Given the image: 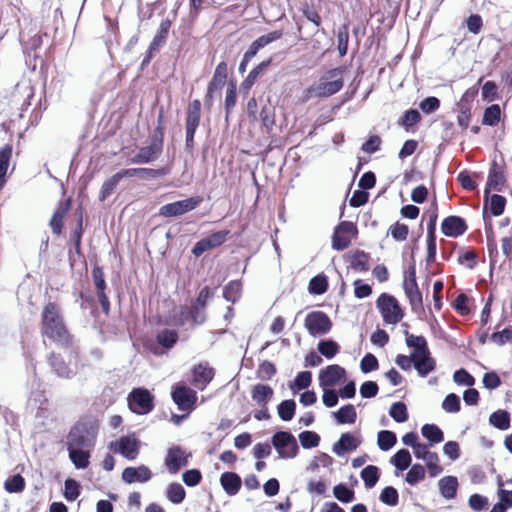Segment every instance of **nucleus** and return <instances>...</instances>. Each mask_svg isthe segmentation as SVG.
Listing matches in <instances>:
<instances>
[{
	"label": "nucleus",
	"instance_id": "1",
	"mask_svg": "<svg viewBox=\"0 0 512 512\" xmlns=\"http://www.w3.org/2000/svg\"><path fill=\"white\" fill-rule=\"evenodd\" d=\"M345 68L337 67L326 71L318 83L307 88L303 93V100L312 98H326L339 92L344 85L343 74Z\"/></svg>",
	"mask_w": 512,
	"mask_h": 512
},
{
	"label": "nucleus",
	"instance_id": "2",
	"mask_svg": "<svg viewBox=\"0 0 512 512\" xmlns=\"http://www.w3.org/2000/svg\"><path fill=\"white\" fill-rule=\"evenodd\" d=\"M42 333L57 343L64 345L69 342V333L60 313V308L53 302H49L43 308Z\"/></svg>",
	"mask_w": 512,
	"mask_h": 512
},
{
	"label": "nucleus",
	"instance_id": "3",
	"mask_svg": "<svg viewBox=\"0 0 512 512\" xmlns=\"http://www.w3.org/2000/svg\"><path fill=\"white\" fill-rule=\"evenodd\" d=\"M98 434V426L91 421L76 423L67 437V446L87 448L90 450L95 444Z\"/></svg>",
	"mask_w": 512,
	"mask_h": 512
},
{
	"label": "nucleus",
	"instance_id": "4",
	"mask_svg": "<svg viewBox=\"0 0 512 512\" xmlns=\"http://www.w3.org/2000/svg\"><path fill=\"white\" fill-rule=\"evenodd\" d=\"M376 306L386 324L395 325L404 317V312L398 300L388 293L380 294L376 301Z\"/></svg>",
	"mask_w": 512,
	"mask_h": 512
},
{
	"label": "nucleus",
	"instance_id": "5",
	"mask_svg": "<svg viewBox=\"0 0 512 512\" xmlns=\"http://www.w3.org/2000/svg\"><path fill=\"white\" fill-rule=\"evenodd\" d=\"M271 442L280 459L295 458L299 452L297 440L289 431H278L274 433Z\"/></svg>",
	"mask_w": 512,
	"mask_h": 512
},
{
	"label": "nucleus",
	"instance_id": "6",
	"mask_svg": "<svg viewBox=\"0 0 512 512\" xmlns=\"http://www.w3.org/2000/svg\"><path fill=\"white\" fill-rule=\"evenodd\" d=\"M128 406L133 413L147 414L153 410V395L145 388H134L128 395Z\"/></svg>",
	"mask_w": 512,
	"mask_h": 512
},
{
	"label": "nucleus",
	"instance_id": "7",
	"mask_svg": "<svg viewBox=\"0 0 512 512\" xmlns=\"http://www.w3.org/2000/svg\"><path fill=\"white\" fill-rule=\"evenodd\" d=\"M201 117V102L198 99L191 101L187 108L185 129L186 139L185 144L187 149L194 147V136L195 132L200 124Z\"/></svg>",
	"mask_w": 512,
	"mask_h": 512
},
{
	"label": "nucleus",
	"instance_id": "8",
	"mask_svg": "<svg viewBox=\"0 0 512 512\" xmlns=\"http://www.w3.org/2000/svg\"><path fill=\"white\" fill-rule=\"evenodd\" d=\"M304 326L311 336L316 337L327 334L332 328V322L326 313L312 311L307 314Z\"/></svg>",
	"mask_w": 512,
	"mask_h": 512
},
{
	"label": "nucleus",
	"instance_id": "9",
	"mask_svg": "<svg viewBox=\"0 0 512 512\" xmlns=\"http://www.w3.org/2000/svg\"><path fill=\"white\" fill-rule=\"evenodd\" d=\"M206 318V309L191 303L190 306L180 307L179 315L174 316V324L180 327L187 323L191 326H199L206 321Z\"/></svg>",
	"mask_w": 512,
	"mask_h": 512
},
{
	"label": "nucleus",
	"instance_id": "10",
	"mask_svg": "<svg viewBox=\"0 0 512 512\" xmlns=\"http://www.w3.org/2000/svg\"><path fill=\"white\" fill-rule=\"evenodd\" d=\"M201 202L202 198L200 196H195L168 203L160 207L159 215L163 217H178L194 210Z\"/></svg>",
	"mask_w": 512,
	"mask_h": 512
},
{
	"label": "nucleus",
	"instance_id": "11",
	"mask_svg": "<svg viewBox=\"0 0 512 512\" xmlns=\"http://www.w3.org/2000/svg\"><path fill=\"white\" fill-rule=\"evenodd\" d=\"M227 63L221 61L215 68L213 77L208 85L207 93L205 96V106L211 108L213 105V95L220 92L227 80Z\"/></svg>",
	"mask_w": 512,
	"mask_h": 512
},
{
	"label": "nucleus",
	"instance_id": "12",
	"mask_svg": "<svg viewBox=\"0 0 512 512\" xmlns=\"http://www.w3.org/2000/svg\"><path fill=\"white\" fill-rule=\"evenodd\" d=\"M171 397L181 411L192 410L197 401V393L185 385H176L171 392Z\"/></svg>",
	"mask_w": 512,
	"mask_h": 512
},
{
	"label": "nucleus",
	"instance_id": "13",
	"mask_svg": "<svg viewBox=\"0 0 512 512\" xmlns=\"http://www.w3.org/2000/svg\"><path fill=\"white\" fill-rule=\"evenodd\" d=\"M109 449L114 453H119L128 460H134L139 454V441L130 436H123L117 441L109 444Z\"/></svg>",
	"mask_w": 512,
	"mask_h": 512
},
{
	"label": "nucleus",
	"instance_id": "14",
	"mask_svg": "<svg viewBox=\"0 0 512 512\" xmlns=\"http://www.w3.org/2000/svg\"><path fill=\"white\" fill-rule=\"evenodd\" d=\"M33 368V377L28 382V388L30 389L27 405L31 409H44L47 403V398L45 397L44 390L41 389L40 379L36 374V367L32 364Z\"/></svg>",
	"mask_w": 512,
	"mask_h": 512
},
{
	"label": "nucleus",
	"instance_id": "15",
	"mask_svg": "<svg viewBox=\"0 0 512 512\" xmlns=\"http://www.w3.org/2000/svg\"><path fill=\"white\" fill-rule=\"evenodd\" d=\"M229 234V230L213 232L209 236L197 241L192 248L195 257H200L204 252L221 246Z\"/></svg>",
	"mask_w": 512,
	"mask_h": 512
},
{
	"label": "nucleus",
	"instance_id": "16",
	"mask_svg": "<svg viewBox=\"0 0 512 512\" xmlns=\"http://www.w3.org/2000/svg\"><path fill=\"white\" fill-rule=\"evenodd\" d=\"M191 456L180 446H173L168 449L165 457V466L171 474H176L182 467H186Z\"/></svg>",
	"mask_w": 512,
	"mask_h": 512
},
{
	"label": "nucleus",
	"instance_id": "17",
	"mask_svg": "<svg viewBox=\"0 0 512 512\" xmlns=\"http://www.w3.org/2000/svg\"><path fill=\"white\" fill-rule=\"evenodd\" d=\"M157 130L159 131L160 138L158 140L154 139L149 146L140 148L132 158L133 163H150L159 157L162 152L163 140L161 127H158Z\"/></svg>",
	"mask_w": 512,
	"mask_h": 512
},
{
	"label": "nucleus",
	"instance_id": "18",
	"mask_svg": "<svg viewBox=\"0 0 512 512\" xmlns=\"http://www.w3.org/2000/svg\"><path fill=\"white\" fill-rule=\"evenodd\" d=\"M93 283L96 288V294L101 305L102 311L108 315L110 311V301L105 293L106 281L104 271L100 266H94L92 269Z\"/></svg>",
	"mask_w": 512,
	"mask_h": 512
},
{
	"label": "nucleus",
	"instance_id": "19",
	"mask_svg": "<svg viewBox=\"0 0 512 512\" xmlns=\"http://www.w3.org/2000/svg\"><path fill=\"white\" fill-rule=\"evenodd\" d=\"M505 182L506 179L503 168L494 161L489 169L486 188L484 190L485 203L488 200L490 190L501 192Z\"/></svg>",
	"mask_w": 512,
	"mask_h": 512
},
{
	"label": "nucleus",
	"instance_id": "20",
	"mask_svg": "<svg viewBox=\"0 0 512 512\" xmlns=\"http://www.w3.org/2000/svg\"><path fill=\"white\" fill-rule=\"evenodd\" d=\"M346 370L337 364L328 365L319 373V384L322 388L333 387L345 379Z\"/></svg>",
	"mask_w": 512,
	"mask_h": 512
},
{
	"label": "nucleus",
	"instance_id": "21",
	"mask_svg": "<svg viewBox=\"0 0 512 512\" xmlns=\"http://www.w3.org/2000/svg\"><path fill=\"white\" fill-rule=\"evenodd\" d=\"M213 378L214 369L207 363H200L192 369V385L199 390H204Z\"/></svg>",
	"mask_w": 512,
	"mask_h": 512
},
{
	"label": "nucleus",
	"instance_id": "22",
	"mask_svg": "<svg viewBox=\"0 0 512 512\" xmlns=\"http://www.w3.org/2000/svg\"><path fill=\"white\" fill-rule=\"evenodd\" d=\"M153 474L146 465H140L138 467H126L122 471V480L126 484H132L135 482L146 483L151 480Z\"/></svg>",
	"mask_w": 512,
	"mask_h": 512
},
{
	"label": "nucleus",
	"instance_id": "23",
	"mask_svg": "<svg viewBox=\"0 0 512 512\" xmlns=\"http://www.w3.org/2000/svg\"><path fill=\"white\" fill-rule=\"evenodd\" d=\"M403 288L409 300L412 312L420 317L424 313V306L422 294L418 288L417 282L403 283Z\"/></svg>",
	"mask_w": 512,
	"mask_h": 512
},
{
	"label": "nucleus",
	"instance_id": "24",
	"mask_svg": "<svg viewBox=\"0 0 512 512\" xmlns=\"http://www.w3.org/2000/svg\"><path fill=\"white\" fill-rule=\"evenodd\" d=\"M442 233L448 237H458L467 230L466 222L459 216H448L441 224Z\"/></svg>",
	"mask_w": 512,
	"mask_h": 512
},
{
	"label": "nucleus",
	"instance_id": "25",
	"mask_svg": "<svg viewBox=\"0 0 512 512\" xmlns=\"http://www.w3.org/2000/svg\"><path fill=\"white\" fill-rule=\"evenodd\" d=\"M281 37L282 32L278 30L262 35L250 44V46L248 47L247 51L244 53L243 56L246 57V60H252L257 55L260 49L266 47L268 44L274 41H277Z\"/></svg>",
	"mask_w": 512,
	"mask_h": 512
},
{
	"label": "nucleus",
	"instance_id": "26",
	"mask_svg": "<svg viewBox=\"0 0 512 512\" xmlns=\"http://www.w3.org/2000/svg\"><path fill=\"white\" fill-rule=\"evenodd\" d=\"M360 444V440L353 434L346 432L343 433L339 440L333 444L332 451L341 456L346 452L355 450Z\"/></svg>",
	"mask_w": 512,
	"mask_h": 512
},
{
	"label": "nucleus",
	"instance_id": "27",
	"mask_svg": "<svg viewBox=\"0 0 512 512\" xmlns=\"http://www.w3.org/2000/svg\"><path fill=\"white\" fill-rule=\"evenodd\" d=\"M412 360L414 368L421 377H426L436 368V361L431 356L430 351L423 355L412 357Z\"/></svg>",
	"mask_w": 512,
	"mask_h": 512
},
{
	"label": "nucleus",
	"instance_id": "28",
	"mask_svg": "<svg viewBox=\"0 0 512 512\" xmlns=\"http://www.w3.org/2000/svg\"><path fill=\"white\" fill-rule=\"evenodd\" d=\"M404 335L406 337V345L409 348H413V351L411 352L412 357L420 356L430 351L427 340L424 336L410 334L408 330L404 331Z\"/></svg>",
	"mask_w": 512,
	"mask_h": 512
},
{
	"label": "nucleus",
	"instance_id": "29",
	"mask_svg": "<svg viewBox=\"0 0 512 512\" xmlns=\"http://www.w3.org/2000/svg\"><path fill=\"white\" fill-rule=\"evenodd\" d=\"M220 483L224 491L230 495H236L241 488V478L234 472H224L220 477Z\"/></svg>",
	"mask_w": 512,
	"mask_h": 512
},
{
	"label": "nucleus",
	"instance_id": "30",
	"mask_svg": "<svg viewBox=\"0 0 512 512\" xmlns=\"http://www.w3.org/2000/svg\"><path fill=\"white\" fill-rule=\"evenodd\" d=\"M69 458L77 469H85L89 465L90 452L87 448L67 446Z\"/></svg>",
	"mask_w": 512,
	"mask_h": 512
},
{
	"label": "nucleus",
	"instance_id": "31",
	"mask_svg": "<svg viewBox=\"0 0 512 512\" xmlns=\"http://www.w3.org/2000/svg\"><path fill=\"white\" fill-rule=\"evenodd\" d=\"M125 169L118 171L113 176H111L109 179L104 181L102 184L100 193H99V200L105 201L110 195L113 194L115 188L117 187L120 180L123 178H127V175L124 174Z\"/></svg>",
	"mask_w": 512,
	"mask_h": 512
},
{
	"label": "nucleus",
	"instance_id": "32",
	"mask_svg": "<svg viewBox=\"0 0 512 512\" xmlns=\"http://www.w3.org/2000/svg\"><path fill=\"white\" fill-rule=\"evenodd\" d=\"M273 389L266 384H256L251 391V397L260 407L268 404L273 396Z\"/></svg>",
	"mask_w": 512,
	"mask_h": 512
},
{
	"label": "nucleus",
	"instance_id": "33",
	"mask_svg": "<svg viewBox=\"0 0 512 512\" xmlns=\"http://www.w3.org/2000/svg\"><path fill=\"white\" fill-rule=\"evenodd\" d=\"M49 365L52 371L60 378L69 379L73 376L74 372L65 361L55 354H51L48 358Z\"/></svg>",
	"mask_w": 512,
	"mask_h": 512
},
{
	"label": "nucleus",
	"instance_id": "34",
	"mask_svg": "<svg viewBox=\"0 0 512 512\" xmlns=\"http://www.w3.org/2000/svg\"><path fill=\"white\" fill-rule=\"evenodd\" d=\"M171 27V21L164 19L161 21L159 28L151 41V50H160L166 43L169 30Z\"/></svg>",
	"mask_w": 512,
	"mask_h": 512
},
{
	"label": "nucleus",
	"instance_id": "35",
	"mask_svg": "<svg viewBox=\"0 0 512 512\" xmlns=\"http://www.w3.org/2000/svg\"><path fill=\"white\" fill-rule=\"evenodd\" d=\"M438 486L445 499H453L457 493L458 480L454 476H445L439 480Z\"/></svg>",
	"mask_w": 512,
	"mask_h": 512
},
{
	"label": "nucleus",
	"instance_id": "36",
	"mask_svg": "<svg viewBox=\"0 0 512 512\" xmlns=\"http://www.w3.org/2000/svg\"><path fill=\"white\" fill-rule=\"evenodd\" d=\"M510 422H511L510 413L503 409L494 411L489 416V424L501 431H505V430L509 429Z\"/></svg>",
	"mask_w": 512,
	"mask_h": 512
},
{
	"label": "nucleus",
	"instance_id": "37",
	"mask_svg": "<svg viewBox=\"0 0 512 512\" xmlns=\"http://www.w3.org/2000/svg\"><path fill=\"white\" fill-rule=\"evenodd\" d=\"M333 415L339 424H353L357 419V412L352 404L342 406Z\"/></svg>",
	"mask_w": 512,
	"mask_h": 512
},
{
	"label": "nucleus",
	"instance_id": "38",
	"mask_svg": "<svg viewBox=\"0 0 512 512\" xmlns=\"http://www.w3.org/2000/svg\"><path fill=\"white\" fill-rule=\"evenodd\" d=\"M69 202L65 205H59V207L55 210L52 218L50 220V227L54 234L60 235L62 232L63 219L69 210Z\"/></svg>",
	"mask_w": 512,
	"mask_h": 512
},
{
	"label": "nucleus",
	"instance_id": "39",
	"mask_svg": "<svg viewBox=\"0 0 512 512\" xmlns=\"http://www.w3.org/2000/svg\"><path fill=\"white\" fill-rule=\"evenodd\" d=\"M178 338V332L171 329L160 330L156 335L157 343L167 350L177 343Z\"/></svg>",
	"mask_w": 512,
	"mask_h": 512
},
{
	"label": "nucleus",
	"instance_id": "40",
	"mask_svg": "<svg viewBox=\"0 0 512 512\" xmlns=\"http://www.w3.org/2000/svg\"><path fill=\"white\" fill-rule=\"evenodd\" d=\"M12 156V146L6 144L0 149V188L5 183L6 173L9 167L10 159Z\"/></svg>",
	"mask_w": 512,
	"mask_h": 512
},
{
	"label": "nucleus",
	"instance_id": "41",
	"mask_svg": "<svg viewBox=\"0 0 512 512\" xmlns=\"http://www.w3.org/2000/svg\"><path fill=\"white\" fill-rule=\"evenodd\" d=\"M125 175L127 178L139 176L144 179L156 178L165 174L163 169H151V168H128L125 169Z\"/></svg>",
	"mask_w": 512,
	"mask_h": 512
},
{
	"label": "nucleus",
	"instance_id": "42",
	"mask_svg": "<svg viewBox=\"0 0 512 512\" xmlns=\"http://www.w3.org/2000/svg\"><path fill=\"white\" fill-rule=\"evenodd\" d=\"M421 433L431 445L440 443L444 440L443 431L435 424H425L421 428Z\"/></svg>",
	"mask_w": 512,
	"mask_h": 512
},
{
	"label": "nucleus",
	"instance_id": "43",
	"mask_svg": "<svg viewBox=\"0 0 512 512\" xmlns=\"http://www.w3.org/2000/svg\"><path fill=\"white\" fill-rule=\"evenodd\" d=\"M167 499L173 504H180L186 497L184 487L179 483H171L166 490Z\"/></svg>",
	"mask_w": 512,
	"mask_h": 512
},
{
	"label": "nucleus",
	"instance_id": "44",
	"mask_svg": "<svg viewBox=\"0 0 512 512\" xmlns=\"http://www.w3.org/2000/svg\"><path fill=\"white\" fill-rule=\"evenodd\" d=\"M360 476L364 481L365 487L371 489L379 480V468L374 465H368L362 469Z\"/></svg>",
	"mask_w": 512,
	"mask_h": 512
},
{
	"label": "nucleus",
	"instance_id": "45",
	"mask_svg": "<svg viewBox=\"0 0 512 512\" xmlns=\"http://www.w3.org/2000/svg\"><path fill=\"white\" fill-rule=\"evenodd\" d=\"M411 455L406 449L398 450L390 462L400 471L406 470L411 465Z\"/></svg>",
	"mask_w": 512,
	"mask_h": 512
},
{
	"label": "nucleus",
	"instance_id": "46",
	"mask_svg": "<svg viewBox=\"0 0 512 512\" xmlns=\"http://www.w3.org/2000/svg\"><path fill=\"white\" fill-rule=\"evenodd\" d=\"M397 441L396 434L389 430H382L378 433L377 444L382 451L390 450Z\"/></svg>",
	"mask_w": 512,
	"mask_h": 512
},
{
	"label": "nucleus",
	"instance_id": "47",
	"mask_svg": "<svg viewBox=\"0 0 512 512\" xmlns=\"http://www.w3.org/2000/svg\"><path fill=\"white\" fill-rule=\"evenodd\" d=\"M241 282L230 281L223 289V297L226 301L235 303L241 296Z\"/></svg>",
	"mask_w": 512,
	"mask_h": 512
},
{
	"label": "nucleus",
	"instance_id": "48",
	"mask_svg": "<svg viewBox=\"0 0 512 512\" xmlns=\"http://www.w3.org/2000/svg\"><path fill=\"white\" fill-rule=\"evenodd\" d=\"M296 403L293 399L283 400L277 407L278 415L283 421H290L295 415Z\"/></svg>",
	"mask_w": 512,
	"mask_h": 512
},
{
	"label": "nucleus",
	"instance_id": "49",
	"mask_svg": "<svg viewBox=\"0 0 512 512\" xmlns=\"http://www.w3.org/2000/svg\"><path fill=\"white\" fill-rule=\"evenodd\" d=\"M339 345L332 339L321 340L318 343V351L327 359H332L339 352Z\"/></svg>",
	"mask_w": 512,
	"mask_h": 512
},
{
	"label": "nucleus",
	"instance_id": "50",
	"mask_svg": "<svg viewBox=\"0 0 512 512\" xmlns=\"http://www.w3.org/2000/svg\"><path fill=\"white\" fill-rule=\"evenodd\" d=\"M501 118V109L498 104L487 107L484 111L482 123L488 126H495Z\"/></svg>",
	"mask_w": 512,
	"mask_h": 512
},
{
	"label": "nucleus",
	"instance_id": "51",
	"mask_svg": "<svg viewBox=\"0 0 512 512\" xmlns=\"http://www.w3.org/2000/svg\"><path fill=\"white\" fill-rule=\"evenodd\" d=\"M327 289L328 281L324 275H317L309 282L308 290L311 294L322 295L327 291Z\"/></svg>",
	"mask_w": 512,
	"mask_h": 512
},
{
	"label": "nucleus",
	"instance_id": "52",
	"mask_svg": "<svg viewBox=\"0 0 512 512\" xmlns=\"http://www.w3.org/2000/svg\"><path fill=\"white\" fill-rule=\"evenodd\" d=\"M333 494L342 503H350L355 498V493L346 484L340 483L333 488Z\"/></svg>",
	"mask_w": 512,
	"mask_h": 512
},
{
	"label": "nucleus",
	"instance_id": "53",
	"mask_svg": "<svg viewBox=\"0 0 512 512\" xmlns=\"http://www.w3.org/2000/svg\"><path fill=\"white\" fill-rule=\"evenodd\" d=\"M299 441L304 449H312L319 445L320 436L314 431H303L299 434Z\"/></svg>",
	"mask_w": 512,
	"mask_h": 512
},
{
	"label": "nucleus",
	"instance_id": "54",
	"mask_svg": "<svg viewBox=\"0 0 512 512\" xmlns=\"http://www.w3.org/2000/svg\"><path fill=\"white\" fill-rule=\"evenodd\" d=\"M237 100V90L236 85L233 82H230L228 84L227 90H226V97L224 102V108L226 112V121L228 120V117L230 113L232 112L233 108L236 105Z\"/></svg>",
	"mask_w": 512,
	"mask_h": 512
},
{
	"label": "nucleus",
	"instance_id": "55",
	"mask_svg": "<svg viewBox=\"0 0 512 512\" xmlns=\"http://www.w3.org/2000/svg\"><path fill=\"white\" fill-rule=\"evenodd\" d=\"M80 485L72 478H68L64 483V497L67 501H75L80 495Z\"/></svg>",
	"mask_w": 512,
	"mask_h": 512
},
{
	"label": "nucleus",
	"instance_id": "56",
	"mask_svg": "<svg viewBox=\"0 0 512 512\" xmlns=\"http://www.w3.org/2000/svg\"><path fill=\"white\" fill-rule=\"evenodd\" d=\"M260 119L262 126L267 130V132H270L275 125L274 108L270 105L263 106L260 112Z\"/></svg>",
	"mask_w": 512,
	"mask_h": 512
},
{
	"label": "nucleus",
	"instance_id": "57",
	"mask_svg": "<svg viewBox=\"0 0 512 512\" xmlns=\"http://www.w3.org/2000/svg\"><path fill=\"white\" fill-rule=\"evenodd\" d=\"M389 415L396 421L397 423H403L408 419V412L405 403L403 402H395L391 405L389 410Z\"/></svg>",
	"mask_w": 512,
	"mask_h": 512
},
{
	"label": "nucleus",
	"instance_id": "58",
	"mask_svg": "<svg viewBox=\"0 0 512 512\" xmlns=\"http://www.w3.org/2000/svg\"><path fill=\"white\" fill-rule=\"evenodd\" d=\"M337 48L340 57H343L347 54L348 50V42H349V32H348V26L342 25L337 32Z\"/></svg>",
	"mask_w": 512,
	"mask_h": 512
},
{
	"label": "nucleus",
	"instance_id": "59",
	"mask_svg": "<svg viewBox=\"0 0 512 512\" xmlns=\"http://www.w3.org/2000/svg\"><path fill=\"white\" fill-rule=\"evenodd\" d=\"M311 382H312V374L310 371H302V372H299L293 383L290 384V388L292 390H303V389H306L308 388L310 385H311Z\"/></svg>",
	"mask_w": 512,
	"mask_h": 512
},
{
	"label": "nucleus",
	"instance_id": "60",
	"mask_svg": "<svg viewBox=\"0 0 512 512\" xmlns=\"http://www.w3.org/2000/svg\"><path fill=\"white\" fill-rule=\"evenodd\" d=\"M379 499L386 505L396 506L399 502V494L396 488L387 486L381 491Z\"/></svg>",
	"mask_w": 512,
	"mask_h": 512
},
{
	"label": "nucleus",
	"instance_id": "61",
	"mask_svg": "<svg viewBox=\"0 0 512 512\" xmlns=\"http://www.w3.org/2000/svg\"><path fill=\"white\" fill-rule=\"evenodd\" d=\"M425 478V469L421 464H414L407 472L405 480L410 485H415Z\"/></svg>",
	"mask_w": 512,
	"mask_h": 512
},
{
	"label": "nucleus",
	"instance_id": "62",
	"mask_svg": "<svg viewBox=\"0 0 512 512\" xmlns=\"http://www.w3.org/2000/svg\"><path fill=\"white\" fill-rule=\"evenodd\" d=\"M24 487V478L19 474L9 477L8 479H6L4 483V488L9 493L21 492L24 489Z\"/></svg>",
	"mask_w": 512,
	"mask_h": 512
},
{
	"label": "nucleus",
	"instance_id": "63",
	"mask_svg": "<svg viewBox=\"0 0 512 512\" xmlns=\"http://www.w3.org/2000/svg\"><path fill=\"white\" fill-rule=\"evenodd\" d=\"M369 255L364 251H357L351 260V267L354 270L365 272L369 269Z\"/></svg>",
	"mask_w": 512,
	"mask_h": 512
},
{
	"label": "nucleus",
	"instance_id": "64",
	"mask_svg": "<svg viewBox=\"0 0 512 512\" xmlns=\"http://www.w3.org/2000/svg\"><path fill=\"white\" fill-rule=\"evenodd\" d=\"M453 381L457 385L468 387H472L475 384V378L464 368H460L454 372Z\"/></svg>",
	"mask_w": 512,
	"mask_h": 512
}]
</instances>
